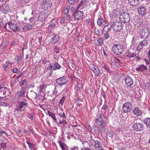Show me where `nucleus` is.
Masks as SVG:
<instances>
[{
  "mask_svg": "<svg viewBox=\"0 0 150 150\" xmlns=\"http://www.w3.org/2000/svg\"><path fill=\"white\" fill-rule=\"evenodd\" d=\"M8 38L6 37H5L3 38V41L1 43L0 47H2L3 48H4L7 47V45L8 43Z\"/></svg>",
  "mask_w": 150,
  "mask_h": 150,
  "instance_id": "obj_26",
  "label": "nucleus"
},
{
  "mask_svg": "<svg viewBox=\"0 0 150 150\" xmlns=\"http://www.w3.org/2000/svg\"><path fill=\"white\" fill-rule=\"evenodd\" d=\"M82 99L80 97H78L77 98V100L76 101V103L77 104L80 101H81Z\"/></svg>",
  "mask_w": 150,
  "mask_h": 150,
  "instance_id": "obj_57",
  "label": "nucleus"
},
{
  "mask_svg": "<svg viewBox=\"0 0 150 150\" xmlns=\"http://www.w3.org/2000/svg\"><path fill=\"white\" fill-rule=\"evenodd\" d=\"M7 26V23L2 18L0 19V29L4 26V28L6 30L8 31V29L6 27Z\"/></svg>",
  "mask_w": 150,
  "mask_h": 150,
  "instance_id": "obj_22",
  "label": "nucleus"
},
{
  "mask_svg": "<svg viewBox=\"0 0 150 150\" xmlns=\"http://www.w3.org/2000/svg\"><path fill=\"white\" fill-rule=\"evenodd\" d=\"M32 95L33 96V97H33V98H37V99H39L40 98H38L37 96V94L35 93V92H33L32 93Z\"/></svg>",
  "mask_w": 150,
  "mask_h": 150,
  "instance_id": "obj_51",
  "label": "nucleus"
},
{
  "mask_svg": "<svg viewBox=\"0 0 150 150\" xmlns=\"http://www.w3.org/2000/svg\"><path fill=\"white\" fill-rule=\"evenodd\" d=\"M111 25L110 24H108L107 25L105 26L104 28V30L106 32H108L111 28Z\"/></svg>",
  "mask_w": 150,
  "mask_h": 150,
  "instance_id": "obj_38",
  "label": "nucleus"
},
{
  "mask_svg": "<svg viewBox=\"0 0 150 150\" xmlns=\"http://www.w3.org/2000/svg\"><path fill=\"white\" fill-rule=\"evenodd\" d=\"M125 55L129 58H131L135 57L136 56V54L135 53L132 52L130 51H128L125 53Z\"/></svg>",
  "mask_w": 150,
  "mask_h": 150,
  "instance_id": "obj_24",
  "label": "nucleus"
},
{
  "mask_svg": "<svg viewBox=\"0 0 150 150\" xmlns=\"http://www.w3.org/2000/svg\"><path fill=\"white\" fill-rule=\"evenodd\" d=\"M6 143L5 142H1V146L2 148L3 149L5 148L6 147Z\"/></svg>",
  "mask_w": 150,
  "mask_h": 150,
  "instance_id": "obj_47",
  "label": "nucleus"
},
{
  "mask_svg": "<svg viewBox=\"0 0 150 150\" xmlns=\"http://www.w3.org/2000/svg\"><path fill=\"white\" fill-rule=\"evenodd\" d=\"M112 50L116 54L120 55L123 51V47L120 44H115L112 47Z\"/></svg>",
  "mask_w": 150,
  "mask_h": 150,
  "instance_id": "obj_3",
  "label": "nucleus"
},
{
  "mask_svg": "<svg viewBox=\"0 0 150 150\" xmlns=\"http://www.w3.org/2000/svg\"><path fill=\"white\" fill-rule=\"evenodd\" d=\"M10 64H11L9 62H6L5 64H3V68L5 70L7 71L9 69Z\"/></svg>",
  "mask_w": 150,
  "mask_h": 150,
  "instance_id": "obj_34",
  "label": "nucleus"
},
{
  "mask_svg": "<svg viewBox=\"0 0 150 150\" xmlns=\"http://www.w3.org/2000/svg\"><path fill=\"white\" fill-rule=\"evenodd\" d=\"M61 67V66L58 63L55 62L54 63L53 70H55L57 69H59Z\"/></svg>",
  "mask_w": 150,
  "mask_h": 150,
  "instance_id": "obj_35",
  "label": "nucleus"
},
{
  "mask_svg": "<svg viewBox=\"0 0 150 150\" xmlns=\"http://www.w3.org/2000/svg\"><path fill=\"white\" fill-rule=\"evenodd\" d=\"M13 72L14 73L18 74L19 73L18 70L16 68H14L13 69Z\"/></svg>",
  "mask_w": 150,
  "mask_h": 150,
  "instance_id": "obj_53",
  "label": "nucleus"
},
{
  "mask_svg": "<svg viewBox=\"0 0 150 150\" xmlns=\"http://www.w3.org/2000/svg\"><path fill=\"white\" fill-rule=\"evenodd\" d=\"M59 38V36L57 34H54L53 37L50 40L51 42L52 43L55 44L58 42Z\"/></svg>",
  "mask_w": 150,
  "mask_h": 150,
  "instance_id": "obj_21",
  "label": "nucleus"
},
{
  "mask_svg": "<svg viewBox=\"0 0 150 150\" xmlns=\"http://www.w3.org/2000/svg\"><path fill=\"white\" fill-rule=\"evenodd\" d=\"M53 68L52 65L51 64H50L47 67L46 69H48L51 70H52Z\"/></svg>",
  "mask_w": 150,
  "mask_h": 150,
  "instance_id": "obj_56",
  "label": "nucleus"
},
{
  "mask_svg": "<svg viewBox=\"0 0 150 150\" xmlns=\"http://www.w3.org/2000/svg\"><path fill=\"white\" fill-rule=\"evenodd\" d=\"M29 148L30 149H32L33 147L34 144L33 143H30L28 145Z\"/></svg>",
  "mask_w": 150,
  "mask_h": 150,
  "instance_id": "obj_61",
  "label": "nucleus"
},
{
  "mask_svg": "<svg viewBox=\"0 0 150 150\" xmlns=\"http://www.w3.org/2000/svg\"><path fill=\"white\" fill-rule=\"evenodd\" d=\"M125 82L127 87H131L133 83L132 79L129 76L125 78Z\"/></svg>",
  "mask_w": 150,
  "mask_h": 150,
  "instance_id": "obj_18",
  "label": "nucleus"
},
{
  "mask_svg": "<svg viewBox=\"0 0 150 150\" xmlns=\"http://www.w3.org/2000/svg\"><path fill=\"white\" fill-rule=\"evenodd\" d=\"M21 90V91H18L16 93L18 98H20L22 96H24V93L25 91V88L23 87H22Z\"/></svg>",
  "mask_w": 150,
  "mask_h": 150,
  "instance_id": "obj_25",
  "label": "nucleus"
},
{
  "mask_svg": "<svg viewBox=\"0 0 150 150\" xmlns=\"http://www.w3.org/2000/svg\"><path fill=\"white\" fill-rule=\"evenodd\" d=\"M7 26L8 28L14 32L20 31L21 30L20 28L18 27L17 24L11 22H9L7 23Z\"/></svg>",
  "mask_w": 150,
  "mask_h": 150,
  "instance_id": "obj_9",
  "label": "nucleus"
},
{
  "mask_svg": "<svg viewBox=\"0 0 150 150\" xmlns=\"http://www.w3.org/2000/svg\"><path fill=\"white\" fill-rule=\"evenodd\" d=\"M58 114L60 117H62V119H64L66 118V116L63 112H61L60 113H59Z\"/></svg>",
  "mask_w": 150,
  "mask_h": 150,
  "instance_id": "obj_45",
  "label": "nucleus"
},
{
  "mask_svg": "<svg viewBox=\"0 0 150 150\" xmlns=\"http://www.w3.org/2000/svg\"><path fill=\"white\" fill-rule=\"evenodd\" d=\"M97 117L98 118L96 119L95 122L97 125L100 126L102 124V123L104 122H103L102 115L101 114L98 113L97 115Z\"/></svg>",
  "mask_w": 150,
  "mask_h": 150,
  "instance_id": "obj_15",
  "label": "nucleus"
},
{
  "mask_svg": "<svg viewBox=\"0 0 150 150\" xmlns=\"http://www.w3.org/2000/svg\"><path fill=\"white\" fill-rule=\"evenodd\" d=\"M46 86L45 84H41L40 85L39 87V92L41 93L42 92L43 93L44 89L46 88Z\"/></svg>",
  "mask_w": 150,
  "mask_h": 150,
  "instance_id": "obj_36",
  "label": "nucleus"
},
{
  "mask_svg": "<svg viewBox=\"0 0 150 150\" xmlns=\"http://www.w3.org/2000/svg\"><path fill=\"white\" fill-rule=\"evenodd\" d=\"M144 122L148 128H150V117L145 118L144 120Z\"/></svg>",
  "mask_w": 150,
  "mask_h": 150,
  "instance_id": "obj_31",
  "label": "nucleus"
},
{
  "mask_svg": "<svg viewBox=\"0 0 150 150\" xmlns=\"http://www.w3.org/2000/svg\"><path fill=\"white\" fill-rule=\"evenodd\" d=\"M58 143L59 144L60 146L62 149L64 147V143H62L61 140H60L59 141Z\"/></svg>",
  "mask_w": 150,
  "mask_h": 150,
  "instance_id": "obj_49",
  "label": "nucleus"
},
{
  "mask_svg": "<svg viewBox=\"0 0 150 150\" xmlns=\"http://www.w3.org/2000/svg\"><path fill=\"white\" fill-rule=\"evenodd\" d=\"M94 143V147L95 150H103L102 149V145L101 143L98 140L95 141L93 140Z\"/></svg>",
  "mask_w": 150,
  "mask_h": 150,
  "instance_id": "obj_16",
  "label": "nucleus"
},
{
  "mask_svg": "<svg viewBox=\"0 0 150 150\" xmlns=\"http://www.w3.org/2000/svg\"><path fill=\"white\" fill-rule=\"evenodd\" d=\"M97 23L99 25H106V22L102 18H98Z\"/></svg>",
  "mask_w": 150,
  "mask_h": 150,
  "instance_id": "obj_28",
  "label": "nucleus"
},
{
  "mask_svg": "<svg viewBox=\"0 0 150 150\" xmlns=\"http://www.w3.org/2000/svg\"><path fill=\"white\" fill-rule=\"evenodd\" d=\"M147 68L146 66H144L143 64L140 65L139 66L138 68H136L135 69L136 70L138 71L143 72L144 70H146Z\"/></svg>",
  "mask_w": 150,
  "mask_h": 150,
  "instance_id": "obj_27",
  "label": "nucleus"
},
{
  "mask_svg": "<svg viewBox=\"0 0 150 150\" xmlns=\"http://www.w3.org/2000/svg\"><path fill=\"white\" fill-rule=\"evenodd\" d=\"M86 4V0H81L79 4L77 6V9H82Z\"/></svg>",
  "mask_w": 150,
  "mask_h": 150,
  "instance_id": "obj_19",
  "label": "nucleus"
},
{
  "mask_svg": "<svg viewBox=\"0 0 150 150\" xmlns=\"http://www.w3.org/2000/svg\"><path fill=\"white\" fill-rule=\"evenodd\" d=\"M95 43L97 45L100 46L103 43V39L102 38H99L95 40Z\"/></svg>",
  "mask_w": 150,
  "mask_h": 150,
  "instance_id": "obj_30",
  "label": "nucleus"
},
{
  "mask_svg": "<svg viewBox=\"0 0 150 150\" xmlns=\"http://www.w3.org/2000/svg\"><path fill=\"white\" fill-rule=\"evenodd\" d=\"M102 50L103 51V54L106 57L108 56V51L106 50H105L103 48Z\"/></svg>",
  "mask_w": 150,
  "mask_h": 150,
  "instance_id": "obj_44",
  "label": "nucleus"
},
{
  "mask_svg": "<svg viewBox=\"0 0 150 150\" xmlns=\"http://www.w3.org/2000/svg\"><path fill=\"white\" fill-rule=\"evenodd\" d=\"M60 47H57V46H55L54 49V51L57 54H59V53Z\"/></svg>",
  "mask_w": 150,
  "mask_h": 150,
  "instance_id": "obj_41",
  "label": "nucleus"
},
{
  "mask_svg": "<svg viewBox=\"0 0 150 150\" xmlns=\"http://www.w3.org/2000/svg\"><path fill=\"white\" fill-rule=\"evenodd\" d=\"M41 4L43 5L44 4H47V2L46 0H43L40 2Z\"/></svg>",
  "mask_w": 150,
  "mask_h": 150,
  "instance_id": "obj_54",
  "label": "nucleus"
},
{
  "mask_svg": "<svg viewBox=\"0 0 150 150\" xmlns=\"http://www.w3.org/2000/svg\"><path fill=\"white\" fill-rule=\"evenodd\" d=\"M95 131L96 133H98L100 131L99 130V129L98 127H95Z\"/></svg>",
  "mask_w": 150,
  "mask_h": 150,
  "instance_id": "obj_59",
  "label": "nucleus"
},
{
  "mask_svg": "<svg viewBox=\"0 0 150 150\" xmlns=\"http://www.w3.org/2000/svg\"><path fill=\"white\" fill-rule=\"evenodd\" d=\"M140 35L142 38H146L148 36V33L145 30H140Z\"/></svg>",
  "mask_w": 150,
  "mask_h": 150,
  "instance_id": "obj_23",
  "label": "nucleus"
},
{
  "mask_svg": "<svg viewBox=\"0 0 150 150\" xmlns=\"http://www.w3.org/2000/svg\"><path fill=\"white\" fill-rule=\"evenodd\" d=\"M53 20H52V21L49 23L48 27V30H50L52 27H54L55 24L53 22Z\"/></svg>",
  "mask_w": 150,
  "mask_h": 150,
  "instance_id": "obj_37",
  "label": "nucleus"
},
{
  "mask_svg": "<svg viewBox=\"0 0 150 150\" xmlns=\"http://www.w3.org/2000/svg\"><path fill=\"white\" fill-rule=\"evenodd\" d=\"M59 123L61 124L65 125L67 124V122L64 120H60L59 121Z\"/></svg>",
  "mask_w": 150,
  "mask_h": 150,
  "instance_id": "obj_50",
  "label": "nucleus"
},
{
  "mask_svg": "<svg viewBox=\"0 0 150 150\" xmlns=\"http://www.w3.org/2000/svg\"><path fill=\"white\" fill-rule=\"evenodd\" d=\"M114 135V133L111 131H109L108 132L107 135L110 137L112 138L113 135Z\"/></svg>",
  "mask_w": 150,
  "mask_h": 150,
  "instance_id": "obj_40",
  "label": "nucleus"
},
{
  "mask_svg": "<svg viewBox=\"0 0 150 150\" xmlns=\"http://www.w3.org/2000/svg\"><path fill=\"white\" fill-rule=\"evenodd\" d=\"M46 18L45 14L44 13H41L38 16V20L34 22V24L37 27H40L43 25L45 23Z\"/></svg>",
  "mask_w": 150,
  "mask_h": 150,
  "instance_id": "obj_2",
  "label": "nucleus"
},
{
  "mask_svg": "<svg viewBox=\"0 0 150 150\" xmlns=\"http://www.w3.org/2000/svg\"><path fill=\"white\" fill-rule=\"evenodd\" d=\"M76 11H75V8L74 7H72L70 9V11L71 13H73V12Z\"/></svg>",
  "mask_w": 150,
  "mask_h": 150,
  "instance_id": "obj_62",
  "label": "nucleus"
},
{
  "mask_svg": "<svg viewBox=\"0 0 150 150\" xmlns=\"http://www.w3.org/2000/svg\"><path fill=\"white\" fill-rule=\"evenodd\" d=\"M0 105L6 106H8L9 105L8 103L4 102H0Z\"/></svg>",
  "mask_w": 150,
  "mask_h": 150,
  "instance_id": "obj_46",
  "label": "nucleus"
},
{
  "mask_svg": "<svg viewBox=\"0 0 150 150\" xmlns=\"http://www.w3.org/2000/svg\"><path fill=\"white\" fill-rule=\"evenodd\" d=\"M28 104L27 103L23 101H19L16 105L15 109L14 114L16 117H19L20 115L19 112H24L25 110V107Z\"/></svg>",
  "mask_w": 150,
  "mask_h": 150,
  "instance_id": "obj_1",
  "label": "nucleus"
},
{
  "mask_svg": "<svg viewBox=\"0 0 150 150\" xmlns=\"http://www.w3.org/2000/svg\"><path fill=\"white\" fill-rule=\"evenodd\" d=\"M65 100V98L64 96L62 97L60 100L59 103L61 104L62 105L64 103Z\"/></svg>",
  "mask_w": 150,
  "mask_h": 150,
  "instance_id": "obj_43",
  "label": "nucleus"
},
{
  "mask_svg": "<svg viewBox=\"0 0 150 150\" xmlns=\"http://www.w3.org/2000/svg\"><path fill=\"white\" fill-rule=\"evenodd\" d=\"M138 13L139 15L143 16L146 13V9L144 6H139L137 8Z\"/></svg>",
  "mask_w": 150,
  "mask_h": 150,
  "instance_id": "obj_17",
  "label": "nucleus"
},
{
  "mask_svg": "<svg viewBox=\"0 0 150 150\" xmlns=\"http://www.w3.org/2000/svg\"><path fill=\"white\" fill-rule=\"evenodd\" d=\"M123 25L122 22L120 21H116L113 23L112 27L114 31H120L123 28Z\"/></svg>",
  "mask_w": 150,
  "mask_h": 150,
  "instance_id": "obj_5",
  "label": "nucleus"
},
{
  "mask_svg": "<svg viewBox=\"0 0 150 150\" xmlns=\"http://www.w3.org/2000/svg\"><path fill=\"white\" fill-rule=\"evenodd\" d=\"M148 44V41L146 39H144L141 41L137 47V50L139 52L142 49L143 47L147 46Z\"/></svg>",
  "mask_w": 150,
  "mask_h": 150,
  "instance_id": "obj_12",
  "label": "nucleus"
},
{
  "mask_svg": "<svg viewBox=\"0 0 150 150\" xmlns=\"http://www.w3.org/2000/svg\"><path fill=\"white\" fill-rule=\"evenodd\" d=\"M105 123L104 122L102 123V124L101 125V127L100 129L101 132H104L105 131L106 128L105 127Z\"/></svg>",
  "mask_w": 150,
  "mask_h": 150,
  "instance_id": "obj_39",
  "label": "nucleus"
},
{
  "mask_svg": "<svg viewBox=\"0 0 150 150\" xmlns=\"http://www.w3.org/2000/svg\"><path fill=\"white\" fill-rule=\"evenodd\" d=\"M133 112L134 114L138 116L141 115L142 112L140 110V108L138 107H136L133 110Z\"/></svg>",
  "mask_w": 150,
  "mask_h": 150,
  "instance_id": "obj_20",
  "label": "nucleus"
},
{
  "mask_svg": "<svg viewBox=\"0 0 150 150\" xmlns=\"http://www.w3.org/2000/svg\"><path fill=\"white\" fill-rule=\"evenodd\" d=\"M70 150H79L78 147L77 146H76L74 147L71 148Z\"/></svg>",
  "mask_w": 150,
  "mask_h": 150,
  "instance_id": "obj_58",
  "label": "nucleus"
},
{
  "mask_svg": "<svg viewBox=\"0 0 150 150\" xmlns=\"http://www.w3.org/2000/svg\"><path fill=\"white\" fill-rule=\"evenodd\" d=\"M95 33L97 35L99 34V31L98 29L95 28Z\"/></svg>",
  "mask_w": 150,
  "mask_h": 150,
  "instance_id": "obj_60",
  "label": "nucleus"
},
{
  "mask_svg": "<svg viewBox=\"0 0 150 150\" xmlns=\"http://www.w3.org/2000/svg\"><path fill=\"white\" fill-rule=\"evenodd\" d=\"M117 16V14L115 13H113L111 14L110 17L112 18H114Z\"/></svg>",
  "mask_w": 150,
  "mask_h": 150,
  "instance_id": "obj_55",
  "label": "nucleus"
},
{
  "mask_svg": "<svg viewBox=\"0 0 150 150\" xmlns=\"http://www.w3.org/2000/svg\"><path fill=\"white\" fill-rule=\"evenodd\" d=\"M46 71L48 73L49 76H51L53 72L52 70H51L48 69H46Z\"/></svg>",
  "mask_w": 150,
  "mask_h": 150,
  "instance_id": "obj_48",
  "label": "nucleus"
},
{
  "mask_svg": "<svg viewBox=\"0 0 150 150\" xmlns=\"http://www.w3.org/2000/svg\"><path fill=\"white\" fill-rule=\"evenodd\" d=\"M103 68L106 71L110 73L111 72V70L109 69V67L106 65H104Z\"/></svg>",
  "mask_w": 150,
  "mask_h": 150,
  "instance_id": "obj_42",
  "label": "nucleus"
},
{
  "mask_svg": "<svg viewBox=\"0 0 150 150\" xmlns=\"http://www.w3.org/2000/svg\"><path fill=\"white\" fill-rule=\"evenodd\" d=\"M10 8L7 4H4L0 8V10L2 13L4 14L7 13L9 11Z\"/></svg>",
  "mask_w": 150,
  "mask_h": 150,
  "instance_id": "obj_14",
  "label": "nucleus"
},
{
  "mask_svg": "<svg viewBox=\"0 0 150 150\" xmlns=\"http://www.w3.org/2000/svg\"><path fill=\"white\" fill-rule=\"evenodd\" d=\"M90 68L94 72L95 76H98L100 71L99 68L95 65L91 64L89 66Z\"/></svg>",
  "mask_w": 150,
  "mask_h": 150,
  "instance_id": "obj_13",
  "label": "nucleus"
},
{
  "mask_svg": "<svg viewBox=\"0 0 150 150\" xmlns=\"http://www.w3.org/2000/svg\"><path fill=\"white\" fill-rule=\"evenodd\" d=\"M77 9V10L74 12L72 16L74 17V19L77 20H79L82 18L83 16V12L82 11H79Z\"/></svg>",
  "mask_w": 150,
  "mask_h": 150,
  "instance_id": "obj_7",
  "label": "nucleus"
},
{
  "mask_svg": "<svg viewBox=\"0 0 150 150\" xmlns=\"http://www.w3.org/2000/svg\"><path fill=\"white\" fill-rule=\"evenodd\" d=\"M133 129L136 132H139L143 130L144 126L141 123H134L132 126Z\"/></svg>",
  "mask_w": 150,
  "mask_h": 150,
  "instance_id": "obj_6",
  "label": "nucleus"
},
{
  "mask_svg": "<svg viewBox=\"0 0 150 150\" xmlns=\"http://www.w3.org/2000/svg\"><path fill=\"white\" fill-rule=\"evenodd\" d=\"M129 3L132 6H136L137 5L139 2V0H128Z\"/></svg>",
  "mask_w": 150,
  "mask_h": 150,
  "instance_id": "obj_29",
  "label": "nucleus"
},
{
  "mask_svg": "<svg viewBox=\"0 0 150 150\" xmlns=\"http://www.w3.org/2000/svg\"><path fill=\"white\" fill-rule=\"evenodd\" d=\"M121 21L124 23H128L130 21V16L129 14L125 12L121 13L119 16Z\"/></svg>",
  "mask_w": 150,
  "mask_h": 150,
  "instance_id": "obj_4",
  "label": "nucleus"
},
{
  "mask_svg": "<svg viewBox=\"0 0 150 150\" xmlns=\"http://www.w3.org/2000/svg\"><path fill=\"white\" fill-rule=\"evenodd\" d=\"M56 94L57 91L56 89V87H54L52 86L50 88L49 90L47 91L46 94H45V95H47V96L50 98L51 97L55 98L56 96Z\"/></svg>",
  "mask_w": 150,
  "mask_h": 150,
  "instance_id": "obj_8",
  "label": "nucleus"
},
{
  "mask_svg": "<svg viewBox=\"0 0 150 150\" xmlns=\"http://www.w3.org/2000/svg\"><path fill=\"white\" fill-rule=\"evenodd\" d=\"M48 114L49 116L51 117L56 123H57L58 122L55 115L54 114L50 112L49 111H48Z\"/></svg>",
  "mask_w": 150,
  "mask_h": 150,
  "instance_id": "obj_33",
  "label": "nucleus"
},
{
  "mask_svg": "<svg viewBox=\"0 0 150 150\" xmlns=\"http://www.w3.org/2000/svg\"><path fill=\"white\" fill-rule=\"evenodd\" d=\"M26 81V79H21L20 82V84L21 85L24 84Z\"/></svg>",
  "mask_w": 150,
  "mask_h": 150,
  "instance_id": "obj_52",
  "label": "nucleus"
},
{
  "mask_svg": "<svg viewBox=\"0 0 150 150\" xmlns=\"http://www.w3.org/2000/svg\"><path fill=\"white\" fill-rule=\"evenodd\" d=\"M147 57L149 59V61H150V50H149L148 53Z\"/></svg>",
  "mask_w": 150,
  "mask_h": 150,
  "instance_id": "obj_63",
  "label": "nucleus"
},
{
  "mask_svg": "<svg viewBox=\"0 0 150 150\" xmlns=\"http://www.w3.org/2000/svg\"><path fill=\"white\" fill-rule=\"evenodd\" d=\"M33 26L32 25L28 24L25 25L23 28V30L25 31H27L30 30Z\"/></svg>",
  "mask_w": 150,
  "mask_h": 150,
  "instance_id": "obj_32",
  "label": "nucleus"
},
{
  "mask_svg": "<svg viewBox=\"0 0 150 150\" xmlns=\"http://www.w3.org/2000/svg\"><path fill=\"white\" fill-rule=\"evenodd\" d=\"M109 37V35L107 33V32L105 34H104V37L106 39H108Z\"/></svg>",
  "mask_w": 150,
  "mask_h": 150,
  "instance_id": "obj_64",
  "label": "nucleus"
},
{
  "mask_svg": "<svg viewBox=\"0 0 150 150\" xmlns=\"http://www.w3.org/2000/svg\"><path fill=\"white\" fill-rule=\"evenodd\" d=\"M132 105L129 102H126L122 106L123 111L124 113H127L129 112L131 109Z\"/></svg>",
  "mask_w": 150,
  "mask_h": 150,
  "instance_id": "obj_11",
  "label": "nucleus"
},
{
  "mask_svg": "<svg viewBox=\"0 0 150 150\" xmlns=\"http://www.w3.org/2000/svg\"><path fill=\"white\" fill-rule=\"evenodd\" d=\"M56 83L59 86H62L65 85L68 81L67 77L64 76L60 77L56 80Z\"/></svg>",
  "mask_w": 150,
  "mask_h": 150,
  "instance_id": "obj_10",
  "label": "nucleus"
}]
</instances>
